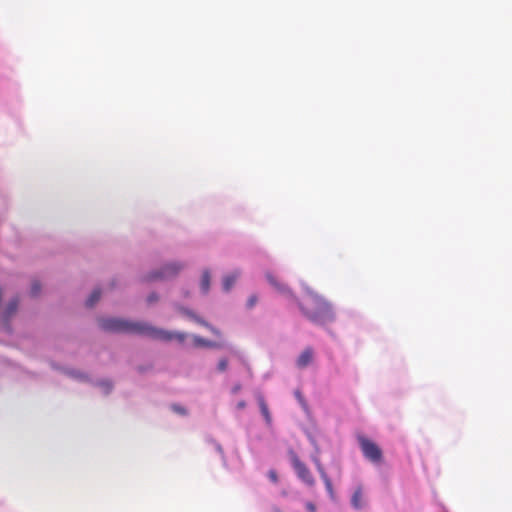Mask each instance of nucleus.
I'll list each match as a JSON object with an SVG mask.
<instances>
[{
	"label": "nucleus",
	"mask_w": 512,
	"mask_h": 512,
	"mask_svg": "<svg viewBox=\"0 0 512 512\" xmlns=\"http://www.w3.org/2000/svg\"><path fill=\"white\" fill-rule=\"evenodd\" d=\"M99 326L102 330L115 333H129L148 336L161 341L178 340L183 342L186 338L183 333H174L152 326L147 322H131L119 318L99 319Z\"/></svg>",
	"instance_id": "f257e3e1"
},
{
	"label": "nucleus",
	"mask_w": 512,
	"mask_h": 512,
	"mask_svg": "<svg viewBox=\"0 0 512 512\" xmlns=\"http://www.w3.org/2000/svg\"><path fill=\"white\" fill-rule=\"evenodd\" d=\"M305 316L315 324L323 325L333 319L331 307L321 296L308 292L300 302Z\"/></svg>",
	"instance_id": "f03ea898"
},
{
	"label": "nucleus",
	"mask_w": 512,
	"mask_h": 512,
	"mask_svg": "<svg viewBox=\"0 0 512 512\" xmlns=\"http://www.w3.org/2000/svg\"><path fill=\"white\" fill-rule=\"evenodd\" d=\"M357 440L362 454L368 461L375 465L382 464L383 452L377 443L362 435H359Z\"/></svg>",
	"instance_id": "7ed1b4c3"
},
{
	"label": "nucleus",
	"mask_w": 512,
	"mask_h": 512,
	"mask_svg": "<svg viewBox=\"0 0 512 512\" xmlns=\"http://www.w3.org/2000/svg\"><path fill=\"white\" fill-rule=\"evenodd\" d=\"M291 462L297 476L308 486H313L315 484V480L310 470L295 453H292L291 455Z\"/></svg>",
	"instance_id": "20e7f679"
},
{
	"label": "nucleus",
	"mask_w": 512,
	"mask_h": 512,
	"mask_svg": "<svg viewBox=\"0 0 512 512\" xmlns=\"http://www.w3.org/2000/svg\"><path fill=\"white\" fill-rule=\"evenodd\" d=\"M182 267L177 264H169L163 267L160 272L151 275L150 279H162L176 275Z\"/></svg>",
	"instance_id": "39448f33"
},
{
	"label": "nucleus",
	"mask_w": 512,
	"mask_h": 512,
	"mask_svg": "<svg viewBox=\"0 0 512 512\" xmlns=\"http://www.w3.org/2000/svg\"><path fill=\"white\" fill-rule=\"evenodd\" d=\"M313 360V351L311 348H306L297 359V366L299 368L307 367Z\"/></svg>",
	"instance_id": "423d86ee"
},
{
	"label": "nucleus",
	"mask_w": 512,
	"mask_h": 512,
	"mask_svg": "<svg viewBox=\"0 0 512 512\" xmlns=\"http://www.w3.org/2000/svg\"><path fill=\"white\" fill-rule=\"evenodd\" d=\"M257 402H258V405H259V408H260V411H261V414L263 415L266 423L268 425L271 424L272 422V417H271V414L269 412V408H268V405L264 399V397L262 395H258L257 396Z\"/></svg>",
	"instance_id": "0eeeda50"
},
{
	"label": "nucleus",
	"mask_w": 512,
	"mask_h": 512,
	"mask_svg": "<svg viewBox=\"0 0 512 512\" xmlns=\"http://www.w3.org/2000/svg\"><path fill=\"white\" fill-rule=\"evenodd\" d=\"M193 342L196 346H199V347H209V348L218 347L217 343L206 340L198 335L193 336Z\"/></svg>",
	"instance_id": "6e6552de"
},
{
	"label": "nucleus",
	"mask_w": 512,
	"mask_h": 512,
	"mask_svg": "<svg viewBox=\"0 0 512 512\" xmlns=\"http://www.w3.org/2000/svg\"><path fill=\"white\" fill-rule=\"evenodd\" d=\"M239 276V273H233L231 275H227L223 279V289L225 291H229L234 283L236 282L237 278Z\"/></svg>",
	"instance_id": "1a4fd4ad"
},
{
	"label": "nucleus",
	"mask_w": 512,
	"mask_h": 512,
	"mask_svg": "<svg viewBox=\"0 0 512 512\" xmlns=\"http://www.w3.org/2000/svg\"><path fill=\"white\" fill-rule=\"evenodd\" d=\"M318 469H319L320 475L324 481V484H325V487H326L328 493L330 494L331 498H334L332 483H331L330 479L328 478V476L326 475V473L320 466H318Z\"/></svg>",
	"instance_id": "9d476101"
},
{
	"label": "nucleus",
	"mask_w": 512,
	"mask_h": 512,
	"mask_svg": "<svg viewBox=\"0 0 512 512\" xmlns=\"http://www.w3.org/2000/svg\"><path fill=\"white\" fill-rule=\"evenodd\" d=\"M18 308V300L13 299L7 306L5 311V319L8 320L11 316H13Z\"/></svg>",
	"instance_id": "9b49d317"
},
{
	"label": "nucleus",
	"mask_w": 512,
	"mask_h": 512,
	"mask_svg": "<svg viewBox=\"0 0 512 512\" xmlns=\"http://www.w3.org/2000/svg\"><path fill=\"white\" fill-rule=\"evenodd\" d=\"M100 296H101V291L99 289H95L91 295L89 296V298L87 299L86 301V306L87 307H93L100 299Z\"/></svg>",
	"instance_id": "f8f14e48"
},
{
	"label": "nucleus",
	"mask_w": 512,
	"mask_h": 512,
	"mask_svg": "<svg viewBox=\"0 0 512 512\" xmlns=\"http://www.w3.org/2000/svg\"><path fill=\"white\" fill-rule=\"evenodd\" d=\"M200 285L203 292L207 293L210 287V273L208 270L203 272Z\"/></svg>",
	"instance_id": "ddd939ff"
},
{
	"label": "nucleus",
	"mask_w": 512,
	"mask_h": 512,
	"mask_svg": "<svg viewBox=\"0 0 512 512\" xmlns=\"http://www.w3.org/2000/svg\"><path fill=\"white\" fill-rule=\"evenodd\" d=\"M267 280L269 281V283L271 285H273L276 289L280 290V291H284L285 290V287L283 285H280L279 283H277L275 277L271 274H267Z\"/></svg>",
	"instance_id": "4468645a"
},
{
	"label": "nucleus",
	"mask_w": 512,
	"mask_h": 512,
	"mask_svg": "<svg viewBox=\"0 0 512 512\" xmlns=\"http://www.w3.org/2000/svg\"><path fill=\"white\" fill-rule=\"evenodd\" d=\"M197 322L200 323L201 325L207 327L210 331H212L215 335L219 336L220 335V332L219 330H217L216 328H214L213 326L209 325L207 322H205L204 320L202 319H199V318H196Z\"/></svg>",
	"instance_id": "2eb2a0df"
},
{
	"label": "nucleus",
	"mask_w": 512,
	"mask_h": 512,
	"mask_svg": "<svg viewBox=\"0 0 512 512\" xmlns=\"http://www.w3.org/2000/svg\"><path fill=\"white\" fill-rule=\"evenodd\" d=\"M227 367H228V360L226 358L220 359L218 362V365H217L218 371L224 372V371H226Z\"/></svg>",
	"instance_id": "dca6fc26"
},
{
	"label": "nucleus",
	"mask_w": 512,
	"mask_h": 512,
	"mask_svg": "<svg viewBox=\"0 0 512 512\" xmlns=\"http://www.w3.org/2000/svg\"><path fill=\"white\" fill-rule=\"evenodd\" d=\"M40 292V284L38 281H33L31 285V295L37 296Z\"/></svg>",
	"instance_id": "f3484780"
},
{
	"label": "nucleus",
	"mask_w": 512,
	"mask_h": 512,
	"mask_svg": "<svg viewBox=\"0 0 512 512\" xmlns=\"http://www.w3.org/2000/svg\"><path fill=\"white\" fill-rule=\"evenodd\" d=\"M295 397L299 401V403L301 404V406L303 408L307 407V404H306V402L304 400V397H303L302 393L299 390L295 391Z\"/></svg>",
	"instance_id": "a211bd4d"
},
{
	"label": "nucleus",
	"mask_w": 512,
	"mask_h": 512,
	"mask_svg": "<svg viewBox=\"0 0 512 512\" xmlns=\"http://www.w3.org/2000/svg\"><path fill=\"white\" fill-rule=\"evenodd\" d=\"M172 409L173 411H175L176 413L180 414V415H186L187 414V411L184 407L180 406V405H172Z\"/></svg>",
	"instance_id": "6ab92c4d"
},
{
	"label": "nucleus",
	"mask_w": 512,
	"mask_h": 512,
	"mask_svg": "<svg viewBox=\"0 0 512 512\" xmlns=\"http://www.w3.org/2000/svg\"><path fill=\"white\" fill-rule=\"evenodd\" d=\"M353 501H354V508H358L362 505L360 502V492L358 490L354 492Z\"/></svg>",
	"instance_id": "aec40b11"
},
{
	"label": "nucleus",
	"mask_w": 512,
	"mask_h": 512,
	"mask_svg": "<svg viewBox=\"0 0 512 512\" xmlns=\"http://www.w3.org/2000/svg\"><path fill=\"white\" fill-rule=\"evenodd\" d=\"M268 477L269 479L273 482V483H277L278 482V475H277V472L273 469L269 470L268 471Z\"/></svg>",
	"instance_id": "412c9836"
},
{
	"label": "nucleus",
	"mask_w": 512,
	"mask_h": 512,
	"mask_svg": "<svg viewBox=\"0 0 512 512\" xmlns=\"http://www.w3.org/2000/svg\"><path fill=\"white\" fill-rule=\"evenodd\" d=\"M258 301V298L256 295H251L247 300V307L252 308Z\"/></svg>",
	"instance_id": "4be33fe9"
},
{
	"label": "nucleus",
	"mask_w": 512,
	"mask_h": 512,
	"mask_svg": "<svg viewBox=\"0 0 512 512\" xmlns=\"http://www.w3.org/2000/svg\"><path fill=\"white\" fill-rule=\"evenodd\" d=\"M306 509L309 512H316V506L312 502H307L306 503Z\"/></svg>",
	"instance_id": "5701e85b"
},
{
	"label": "nucleus",
	"mask_w": 512,
	"mask_h": 512,
	"mask_svg": "<svg viewBox=\"0 0 512 512\" xmlns=\"http://www.w3.org/2000/svg\"><path fill=\"white\" fill-rule=\"evenodd\" d=\"M158 300V296L155 293H152L148 296L147 301L149 303L156 302Z\"/></svg>",
	"instance_id": "b1692460"
},
{
	"label": "nucleus",
	"mask_w": 512,
	"mask_h": 512,
	"mask_svg": "<svg viewBox=\"0 0 512 512\" xmlns=\"http://www.w3.org/2000/svg\"><path fill=\"white\" fill-rule=\"evenodd\" d=\"M274 512H282L279 508H274Z\"/></svg>",
	"instance_id": "393cba45"
},
{
	"label": "nucleus",
	"mask_w": 512,
	"mask_h": 512,
	"mask_svg": "<svg viewBox=\"0 0 512 512\" xmlns=\"http://www.w3.org/2000/svg\"><path fill=\"white\" fill-rule=\"evenodd\" d=\"M245 404L243 402L239 403V407H244Z\"/></svg>",
	"instance_id": "a878e982"
}]
</instances>
